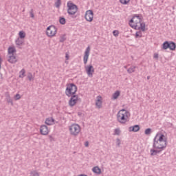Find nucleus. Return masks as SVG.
Wrapping results in <instances>:
<instances>
[{
	"mask_svg": "<svg viewBox=\"0 0 176 176\" xmlns=\"http://www.w3.org/2000/svg\"><path fill=\"white\" fill-rule=\"evenodd\" d=\"M30 17H32V19H34L35 17V15L34 14V10L33 9L30 10Z\"/></svg>",
	"mask_w": 176,
	"mask_h": 176,
	"instance_id": "obj_37",
	"label": "nucleus"
},
{
	"mask_svg": "<svg viewBox=\"0 0 176 176\" xmlns=\"http://www.w3.org/2000/svg\"><path fill=\"white\" fill-rule=\"evenodd\" d=\"M165 136L164 134H161L157 141H160L162 142H166L167 144V140L164 139Z\"/></svg>",
	"mask_w": 176,
	"mask_h": 176,
	"instance_id": "obj_25",
	"label": "nucleus"
},
{
	"mask_svg": "<svg viewBox=\"0 0 176 176\" xmlns=\"http://www.w3.org/2000/svg\"><path fill=\"white\" fill-rule=\"evenodd\" d=\"M96 107H98V108H101L102 105V102L101 101V100L98 99L96 102Z\"/></svg>",
	"mask_w": 176,
	"mask_h": 176,
	"instance_id": "obj_28",
	"label": "nucleus"
},
{
	"mask_svg": "<svg viewBox=\"0 0 176 176\" xmlns=\"http://www.w3.org/2000/svg\"><path fill=\"white\" fill-rule=\"evenodd\" d=\"M113 34L114 35V36H119V31L118 30H114L113 32Z\"/></svg>",
	"mask_w": 176,
	"mask_h": 176,
	"instance_id": "obj_39",
	"label": "nucleus"
},
{
	"mask_svg": "<svg viewBox=\"0 0 176 176\" xmlns=\"http://www.w3.org/2000/svg\"><path fill=\"white\" fill-rule=\"evenodd\" d=\"M69 131L72 135L76 137L80 133V126L78 124H73L69 126Z\"/></svg>",
	"mask_w": 176,
	"mask_h": 176,
	"instance_id": "obj_5",
	"label": "nucleus"
},
{
	"mask_svg": "<svg viewBox=\"0 0 176 176\" xmlns=\"http://www.w3.org/2000/svg\"><path fill=\"white\" fill-rule=\"evenodd\" d=\"M65 58H66V60H68L69 58V55H68V54H66Z\"/></svg>",
	"mask_w": 176,
	"mask_h": 176,
	"instance_id": "obj_44",
	"label": "nucleus"
},
{
	"mask_svg": "<svg viewBox=\"0 0 176 176\" xmlns=\"http://www.w3.org/2000/svg\"><path fill=\"white\" fill-rule=\"evenodd\" d=\"M138 19L139 23H141V21H142V19H141V18L140 17V16L137 15L133 16L130 21H129V24H131V23H134V21L135 19Z\"/></svg>",
	"mask_w": 176,
	"mask_h": 176,
	"instance_id": "obj_20",
	"label": "nucleus"
},
{
	"mask_svg": "<svg viewBox=\"0 0 176 176\" xmlns=\"http://www.w3.org/2000/svg\"><path fill=\"white\" fill-rule=\"evenodd\" d=\"M150 152H151V156H156L157 153H160V152H162V150H155V149L151 148L150 150Z\"/></svg>",
	"mask_w": 176,
	"mask_h": 176,
	"instance_id": "obj_19",
	"label": "nucleus"
},
{
	"mask_svg": "<svg viewBox=\"0 0 176 176\" xmlns=\"http://www.w3.org/2000/svg\"><path fill=\"white\" fill-rule=\"evenodd\" d=\"M28 78L29 80H32V73H29L28 74Z\"/></svg>",
	"mask_w": 176,
	"mask_h": 176,
	"instance_id": "obj_40",
	"label": "nucleus"
},
{
	"mask_svg": "<svg viewBox=\"0 0 176 176\" xmlns=\"http://www.w3.org/2000/svg\"><path fill=\"white\" fill-rule=\"evenodd\" d=\"M69 100V106L74 107V105L78 102V95H72Z\"/></svg>",
	"mask_w": 176,
	"mask_h": 176,
	"instance_id": "obj_9",
	"label": "nucleus"
},
{
	"mask_svg": "<svg viewBox=\"0 0 176 176\" xmlns=\"http://www.w3.org/2000/svg\"><path fill=\"white\" fill-rule=\"evenodd\" d=\"M77 12L78 6L71 1L67 2V13L69 16H74Z\"/></svg>",
	"mask_w": 176,
	"mask_h": 176,
	"instance_id": "obj_3",
	"label": "nucleus"
},
{
	"mask_svg": "<svg viewBox=\"0 0 176 176\" xmlns=\"http://www.w3.org/2000/svg\"><path fill=\"white\" fill-rule=\"evenodd\" d=\"M153 58H156L157 60L159 58V54H154Z\"/></svg>",
	"mask_w": 176,
	"mask_h": 176,
	"instance_id": "obj_43",
	"label": "nucleus"
},
{
	"mask_svg": "<svg viewBox=\"0 0 176 176\" xmlns=\"http://www.w3.org/2000/svg\"><path fill=\"white\" fill-rule=\"evenodd\" d=\"M54 123V119L53 118H48L45 120V124L52 126Z\"/></svg>",
	"mask_w": 176,
	"mask_h": 176,
	"instance_id": "obj_14",
	"label": "nucleus"
},
{
	"mask_svg": "<svg viewBox=\"0 0 176 176\" xmlns=\"http://www.w3.org/2000/svg\"><path fill=\"white\" fill-rule=\"evenodd\" d=\"M20 98H21V96H20V94H16L14 96V99H15L16 100H20Z\"/></svg>",
	"mask_w": 176,
	"mask_h": 176,
	"instance_id": "obj_38",
	"label": "nucleus"
},
{
	"mask_svg": "<svg viewBox=\"0 0 176 176\" xmlns=\"http://www.w3.org/2000/svg\"><path fill=\"white\" fill-rule=\"evenodd\" d=\"M89 54H90V46H88L85 52V55L83 57V61L85 65L87 64Z\"/></svg>",
	"mask_w": 176,
	"mask_h": 176,
	"instance_id": "obj_10",
	"label": "nucleus"
},
{
	"mask_svg": "<svg viewBox=\"0 0 176 176\" xmlns=\"http://www.w3.org/2000/svg\"><path fill=\"white\" fill-rule=\"evenodd\" d=\"M147 79H148V80L151 79V76H147Z\"/></svg>",
	"mask_w": 176,
	"mask_h": 176,
	"instance_id": "obj_48",
	"label": "nucleus"
},
{
	"mask_svg": "<svg viewBox=\"0 0 176 176\" xmlns=\"http://www.w3.org/2000/svg\"><path fill=\"white\" fill-rule=\"evenodd\" d=\"M1 64H2V58L0 57V69L1 68Z\"/></svg>",
	"mask_w": 176,
	"mask_h": 176,
	"instance_id": "obj_45",
	"label": "nucleus"
},
{
	"mask_svg": "<svg viewBox=\"0 0 176 176\" xmlns=\"http://www.w3.org/2000/svg\"><path fill=\"white\" fill-rule=\"evenodd\" d=\"M135 38H142V33L141 32H137L135 34Z\"/></svg>",
	"mask_w": 176,
	"mask_h": 176,
	"instance_id": "obj_36",
	"label": "nucleus"
},
{
	"mask_svg": "<svg viewBox=\"0 0 176 176\" xmlns=\"http://www.w3.org/2000/svg\"><path fill=\"white\" fill-rule=\"evenodd\" d=\"M20 75H19V78H24L25 74V69H22L20 72Z\"/></svg>",
	"mask_w": 176,
	"mask_h": 176,
	"instance_id": "obj_31",
	"label": "nucleus"
},
{
	"mask_svg": "<svg viewBox=\"0 0 176 176\" xmlns=\"http://www.w3.org/2000/svg\"><path fill=\"white\" fill-rule=\"evenodd\" d=\"M15 43L17 46H21L24 43V39L19 37L16 40Z\"/></svg>",
	"mask_w": 176,
	"mask_h": 176,
	"instance_id": "obj_21",
	"label": "nucleus"
},
{
	"mask_svg": "<svg viewBox=\"0 0 176 176\" xmlns=\"http://www.w3.org/2000/svg\"><path fill=\"white\" fill-rule=\"evenodd\" d=\"M56 32H57V28H56V26L52 25L47 28L46 34L47 35V36H50V37L54 36Z\"/></svg>",
	"mask_w": 176,
	"mask_h": 176,
	"instance_id": "obj_6",
	"label": "nucleus"
},
{
	"mask_svg": "<svg viewBox=\"0 0 176 176\" xmlns=\"http://www.w3.org/2000/svg\"><path fill=\"white\" fill-rule=\"evenodd\" d=\"M114 135H120V129L119 128L115 129Z\"/></svg>",
	"mask_w": 176,
	"mask_h": 176,
	"instance_id": "obj_33",
	"label": "nucleus"
},
{
	"mask_svg": "<svg viewBox=\"0 0 176 176\" xmlns=\"http://www.w3.org/2000/svg\"><path fill=\"white\" fill-rule=\"evenodd\" d=\"M120 142H121L120 139L117 138L116 139V145H117V146H120Z\"/></svg>",
	"mask_w": 176,
	"mask_h": 176,
	"instance_id": "obj_41",
	"label": "nucleus"
},
{
	"mask_svg": "<svg viewBox=\"0 0 176 176\" xmlns=\"http://www.w3.org/2000/svg\"><path fill=\"white\" fill-rule=\"evenodd\" d=\"M65 89V95L67 97H71V96H74L76 94V91H78V87L74 83H68L66 85Z\"/></svg>",
	"mask_w": 176,
	"mask_h": 176,
	"instance_id": "obj_2",
	"label": "nucleus"
},
{
	"mask_svg": "<svg viewBox=\"0 0 176 176\" xmlns=\"http://www.w3.org/2000/svg\"><path fill=\"white\" fill-rule=\"evenodd\" d=\"M8 62L11 64H15V63H17V60L16 59V56L14 55H12L9 56Z\"/></svg>",
	"mask_w": 176,
	"mask_h": 176,
	"instance_id": "obj_16",
	"label": "nucleus"
},
{
	"mask_svg": "<svg viewBox=\"0 0 176 176\" xmlns=\"http://www.w3.org/2000/svg\"><path fill=\"white\" fill-rule=\"evenodd\" d=\"M151 132L152 129L151 128H148L145 130L144 134H146V135H149V134H151Z\"/></svg>",
	"mask_w": 176,
	"mask_h": 176,
	"instance_id": "obj_32",
	"label": "nucleus"
},
{
	"mask_svg": "<svg viewBox=\"0 0 176 176\" xmlns=\"http://www.w3.org/2000/svg\"><path fill=\"white\" fill-rule=\"evenodd\" d=\"M129 131H132L133 133H137V131H140V125L136 124L132 126H129Z\"/></svg>",
	"mask_w": 176,
	"mask_h": 176,
	"instance_id": "obj_12",
	"label": "nucleus"
},
{
	"mask_svg": "<svg viewBox=\"0 0 176 176\" xmlns=\"http://www.w3.org/2000/svg\"><path fill=\"white\" fill-rule=\"evenodd\" d=\"M59 23H60V24H62V25H64V24H65V23H66L65 18L60 17L59 18Z\"/></svg>",
	"mask_w": 176,
	"mask_h": 176,
	"instance_id": "obj_30",
	"label": "nucleus"
},
{
	"mask_svg": "<svg viewBox=\"0 0 176 176\" xmlns=\"http://www.w3.org/2000/svg\"><path fill=\"white\" fill-rule=\"evenodd\" d=\"M157 140V135L154 138L153 148H155V149H164L167 146L166 142H160Z\"/></svg>",
	"mask_w": 176,
	"mask_h": 176,
	"instance_id": "obj_4",
	"label": "nucleus"
},
{
	"mask_svg": "<svg viewBox=\"0 0 176 176\" xmlns=\"http://www.w3.org/2000/svg\"><path fill=\"white\" fill-rule=\"evenodd\" d=\"M85 68L88 76H89V78H93V74H94V67L93 65H89L85 66Z\"/></svg>",
	"mask_w": 176,
	"mask_h": 176,
	"instance_id": "obj_8",
	"label": "nucleus"
},
{
	"mask_svg": "<svg viewBox=\"0 0 176 176\" xmlns=\"http://www.w3.org/2000/svg\"><path fill=\"white\" fill-rule=\"evenodd\" d=\"M16 52V48L13 47H10L8 48V54L14 55V53Z\"/></svg>",
	"mask_w": 176,
	"mask_h": 176,
	"instance_id": "obj_27",
	"label": "nucleus"
},
{
	"mask_svg": "<svg viewBox=\"0 0 176 176\" xmlns=\"http://www.w3.org/2000/svg\"><path fill=\"white\" fill-rule=\"evenodd\" d=\"M120 3L122 5H127L129 2H130V0H120Z\"/></svg>",
	"mask_w": 176,
	"mask_h": 176,
	"instance_id": "obj_35",
	"label": "nucleus"
},
{
	"mask_svg": "<svg viewBox=\"0 0 176 176\" xmlns=\"http://www.w3.org/2000/svg\"><path fill=\"white\" fill-rule=\"evenodd\" d=\"M78 176H87V175H80Z\"/></svg>",
	"mask_w": 176,
	"mask_h": 176,
	"instance_id": "obj_49",
	"label": "nucleus"
},
{
	"mask_svg": "<svg viewBox=\"0 0 176 176\" xmlns=\"http://www.w3.org/2000/svg\"><path fill=\"white\" fill-rule=\"evenodd\" d=\"M56 8H60L61 6V0H57L55 3Z\"/></svg>",
	"mask_w": 176,
	"mask_h": 176,
	"instance_id": "obj_34",
	"label": "nucleus"
},
{
	"mask_svg": "<svg viewBox=\"0 0 176 176\" xmlns=\"http://www.w3.org/2000/svg\"><path fill=\"white\" fill-rule=\"evenodd\" d=\"M119 96H120V91H116L112 95V100H118Z\"/></svg>",
	"mask_w": 176,
	"mask_h": 176,
	"instance_id": "obj_23",
	"label": "nucleus"
},
{
	"mask_svg": "<svg viewBox=\"0 0 176 176\" xmlns=\"http://www.w3.org/2000/svg\"><path fill=\"white\" fill-rule=\"evenodd\" d=\"M169 46H170V42L165 41L162 44V49H164V50H167V49H169Z\"/></svg>",
	"mask_w": 176,
	"mask_h": 176,
	"instance_id": "obj_22",
	"label": "nucleus"
},
{
	"mask_svg": "<svg viewBox=\"0 0 176 176\" xmlns=\"http://www.w3.org/2000/svg\"><path fill=\"white\" fill-rule=\"evenodd\" d=\"M140 21H138V20L136 19L134 20V23L135 24H131L129 23L130 27H131L132 28H135V30H137V27H138V25L140 24Z\"/></svg>",
	"mask_w": 176,
	"mask_h": 176,
	"instance_id": "obj_17",
	"label": "nucleus"
},
{
	"mask_svg": "<svg viewBox=\"0 0 176 176\" xmlns=\"http://www.w3.org/2000/svg\"><path fill=\"white\" fill-rule=\"evenodd\" d=\"M25 10H23V12H25Z\"/></svg>",
	"mask_w": 176,
	"mask_h": 176,
	"instance_id": "obj_51",
	"label": "nucleus"
},
{
	"mask_svg": "<svg viewBox=\"0 0 176 176\" xmlns=\"http://www.w3.org/2000/svg\"><path fill=\"white\" fill-rule=\"evenodd\" d=\"M1 75V79H3V77H2V74L0 73Z\"/></svg>",
	"mask_w": 176,
	"mask_h": 176,
	"instance_id": "obj_47",
	"label": "nucleus"
},
{
	"mask_svg": "<svg viewBox=\"0 0 176 176\" xmlns=\"http://www.w3.org/2000/svg\"><path fill=\"white\" fill-rule=\"evenodd\" d=\"M124 68H125V69L127 68V66H124Z\"/></svg>",
	"mask_w": 176,
	"mask_h": 176,
	"instance_id": "obj_50",
	"label": "nucleus"
},
{
	"mask_svg": "<svg viewBox=\"0 0 176 176\" xmlns=\"http://www.w3.org/2000/svg\"><path fill=\"white\" fill-rule=\"evenodd\" d=\"M94 16V13L93 12V10H89L85 12V20H87V21L91 22L93 21Z\"/></svg>",
	"mask_w": 176,
	"mask_h": 176,
	"instance_id": "obj_7",
	"label": "nucleus"
},
{
	"mask_svg": "<svg viewBox=\"0 0 176 176\" xmlns=\"http://www.w3.org/2000/svg\"><path fill=\"white\" fill-rule=\"evenodd\" d=\"M65 41V37L64 36H61L60 38V42L63 43Z\"/></svg>",
	"mask_w": 176,
	"mask_h": 176,
	"instance_id": "obj_42",
	"label": "nucleus"
},
{
	"mask_svg": "<svg viewBox=\"0 0 176 176\" xmlns=\"http://www.w3.org/2000/svg\"><path fill=\"white\" fill-rule=\"evenodd\" d=\"M40 133L42 135H47L49 134V129L46 125H41L40 128Z\"/></svg>",
	"mask_w": 176,
	"mask_h": 176,
	"instance_id": "obj_11",
	"label": "nucleus"
},
{
	"mask_svg": "<svg viewBox=\"0 0 176 176\" xmlns=\"http://www.w3.org/2000/svg\"><path fill=\"white\" fill-rule=\"evenodd\" d=\"M137 67L135 66H131L130 68L127 69L128 74H133V72H135V69Z\"/></svg>",
	"mask_w": 176,
	"mask_h": 176,
	"instance_id": "obj_26",
	"label": "nucleus"
},
{
	"mask_svg": "<svg viewBox=\"0 0 176 176\" xmlns=\"http://www.w3.org/2000/svg\"><path fill=\"white\" fill-rule=\"evenodd\" d=\"M169 49H170V50H175V49H176L175 43H174L173 41L169 42Z\"/></svg>",
	"mask_w": 176,
	"mask_h": 176,
	"instance_id": "obj_24",
	"label": "nucleus"
},
{
	"mask_svg": "<svg viewBox=\"0 0 176 176\" xmlns=\"http://www.w3.org/2000/svg\"><path fill=\"white\" fill-rule=\"evenodd\" d=\"M140 23L138 24L137 27V30H141L143 32L145 31V23Z\"/></svg>",
	"mask_w": 176,
	"mask_h": 176,
	"instance_id": "obj_18",
	"label": "nucleus"
},
{
	"mask_svg": "<svg viewBox=\"0 0 176 176\" xmlns=\"http://www.w3.org/2000/svg\"><path fill=\"white\" fill-rule=\"evenodd\" d=\"M6 100L8 104H11V105L13 106V100H12V98H10V95L8 94V92L6 93Z\"/></svg>",
	"mask_w": 176,
	"mask_h": 176,
	"instance_id": "obj_13",
	"label": "nucleus"
},
{
	"mask_svg": "<svg viewBox=\"0 0 176 176\" xmlns=\"http://www.w3.org/2000/svg\"><path fill=\"white\" fill-rule=\"evenodd\" d=\"M19 38L24 39V38H25V32H24L23 31H20L19 33Z\"/></svg>",
	"mask_w": 176,
	"mask_h": 176,
	"instance_id": "obj_29",
	"label": "nucleus"
},
{
	"mask_svg": "<svg viewBox=\"0 0 176 176\" xmlns=\"http://www.w3.org/2000/svg\"><path fill=\"white\" fill-rule=\"evenodd\" d=\"M127 113H129V111H126L124 109L120 110L117 113L118 122H119V123L121 124H126L127 122V119H129Z\"/></svg>",
	"mask_w": 176,
	"mask_h": 176,
	"instance_id": "obj_1",
	"label": "nucleus"
},
{
	"mask_svg": "<svg viewBox=\"0 0 176 176\" xmlns=\"http://www.w3.org/2000/svg\"><path fill=\"white\" fill-rule=\"evenodd\" d=\"M92 171L94 173V174H97V175H100V174H101V168H100L98 166L94 167L92 168Z\"/></svg>",
	"mask_w": 176,
	"mask_h": 176,
	"instance_id": "obj_15",
	"label": "nucleus"
},
{
	"mask_svg": "<svg viewBox=\"0 0 176 176\" xmlns=\"http://www.w3.org/2000/svg\"><path fill=\"white\" fill-rule=\"evenodd\" d=\"M85 146H89V142H85Z\"/></svg>",
	"mask_w": 176,
	"mask_h": 176,
	"instance_id": "obj_46",
	"label": "nucleus"
}]
</instances>
